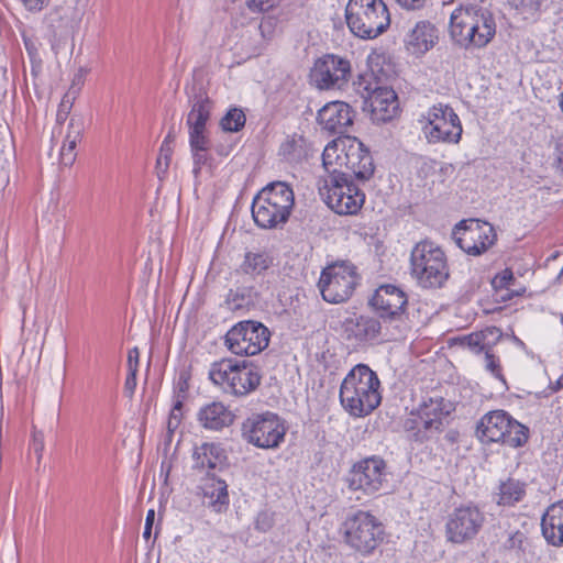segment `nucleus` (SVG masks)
<instances>
[{
    "label": "nucleus",
    "mask_w": 563,
    "mask_h": 563,
    "mask_svg": "<svg viewBox=\"0 0 563 563\" xmlns=\"http://www.w3.org/2000/svg\"><path fill=\"white\" fill-rule=\"evenodd\" d=\"M496 29L494 13L484 5L461 4L450 14V36L464 48L487 46L495 37Z\"/></svg>",
    "instance_id": "1"
},
{
    "label": "nucleus",
    "mask_w": 563,
    "mask_h": 563,
    "mask_svg": "<svg viewBox=\"0 0 563 563\" xmlns=\"http://www.w3.org/2000/svg\"><path fill=\"white\" fill-rule=\"evenodd\" d=\"M380 380L365 364L355 365L344 377L340 387L342 407L353 417H365L380 404Z\"/></svg>",
    "instance_id": "2"
},
{
    "label": "nucleus",
    "mask_w": 563,
    "mask_h": 563,
    "mask_svg": "<svg viewBox=\"0 0 563 563\" xmlns=\"http://www.w3.org/2000/svg\"><path fill=\"white\" fill-rule=\"evenodd\" d=\"M324 172L345 173L351 170L356 178L367 180L374 173L371 154L356 137H339L330 142L322 153Z\"/></svg>",
    "instance_id": "3"
},
{
    "label": "nucleus",
    "mask_w": 563,
    "mask_h": 563,
    "mask_svg": "<svg viewBox=\"0 0 563 563\" xmlns=\"http://www.w3.org/2000/svg\"><path fill=\"white\" fill-rule=\"evenodd\" d=\"M294 205L291 187L284 181H274L254 197L252 217L260 228L273 229L287 222Z\"/></svg>",
    "instance_id": "4"
},
{
    "label": "nucleus",
    "mask_w": 563,
    "mask_h": 563,
    "mask_svg": "<svg viewBox=\"0 0 563 563\" xmlns=\"http://www.w3.org/2000/svg\"><path fill=\"white\" fill-rule=\"evenodd\" d=\"M408 303L407 295L395 285L379 286L368 300V305L386 324L387 338L404 339L411 330V324L406 313Z\"/></svg>",
    "instance_id": "5"
},
{
    "label": "nucleus",
    "mask_w": 563,
    "mask_h": 563,
    "mask_svg": "<svg viewBox=\"0 0 563 563\" xmlns=\"http://www.w3.org/2000/svg\"><path fill=\"white\" fill-rule=\"evenodd\" d=\"M324 173L317 184L321 199L338 214H356L365 201L362 190L346 173Z\"/></svg>",
    "instance_id": "6"
},
{
    "label": "nucleus",
    "mask_w": 563,
    "mask_h": 563,
    "mask_svg": "<svg viewBox=\"0 0 563 563\" xmlns=\"http://www.w3.org/2000/svg\"><path fill=\"white\" fill-rule=\"evenodd\" d=\"M412 277L423 288H440L449 278L446 256L434 242H418L410 254Z\"/></svg>",
    "instance_id": "7"
},
{
    "label": "nucleus",
    "mask_w": 563,
    "mask_h": 563,
    "mask_svg": "<svg viewBox=\"0 0 563 563\" xmlns=\"http://www.w3.org/2000/svg\"><path fill=\"white\" fill-rule=\"evenodd\" d=\"M345 20L350 31L364 40L379 36L390 24V15L383 0H349Z\"/></svg>",
    "instance_id": "8"
},
{
    "label": "nucleus",
    "mask_w": 563,
    "mask_h": 563,
    "mask_svg": "<svg viewBox=\"0 0 563 563\" xmlns=\"http://www.w3.org/2000/svg\"><path fill=\"white\" fill-rule=\"evenodd\" d=\"M453 409V404L443 397L426 398L405 419L404 429L415 441L423 442L443 430L444 420Z\"/></svg>",
    "instance_id": "9"
},
{
    "label": "nucleus",
    "mask_w": 563,
    "mask_h": 563,
    "mask_svg": "<svg viewBox=\"0 0 563 563\" xmlns=\"http://www.w3.org/2000/svg\"><path fill=\"white\" fill-rule=\"evenodd\" d=\"M476 434L482 443L496 442L516 449L528 442L529 429L505 410H493L477 422Z\"/></svg>",
    "instance_id": "10"
},
{
    "label": "nucleus",
    "mask_w": 563,
    "mask_h": 563,
    "mask_svg": "<svg viewBox=\"0 0 563 563\" xmlns=\"http://www.w3.org/2000/svg\"><path fill=\"white\" fill-rule=\"evenodd\" d=\"M343 528L345 543L362 555L373 553L384 538V528L379 520L363 510L347 516Z\"/></svg>",
    "instance_id": "11"
},
{
    "label": "nucleus",
    "mask_w": 563,
    "mask_h": 563,
    "mask_svg": "<svg viewBox=\"0 0 563 563\" xmlns=\"http://www.w3.org/2000/svg\"><path fill=\"white\" fill-rule=\"evenodd\" d=\"M286 427L273 412L252 415L242 424L244 439L261 449H276L284 441Z\"/></svg>",
    "instance_id": "12"
},
{
    "label": "nucleus",
    "mask_w": 563,
    "mask_h": 563,
    "mask_svg": "<svg viewBox=\"0 0 563 563\" xmlns=\"http://www.w3.org/2000/svg\"><path fill=\"white\" fill-rule=\"evenodd\" d=\"M356 284L355 267L350 263L342 262L323 269L318 287L325 301L340 303L352 296Z\"/></svg>",
    "instance_id": "13"
},
{
    "label": "nucleus",
    "mask_w": 563,
    "mask_h": 563,
    "mask_svg": "<svg viewBox=\"0 0 563 563\" xmlns=\"http://www.w3.org/2000/svg\"><path fill=\"white\" fill-rule=\"evenodd\" d=\"M269 330L261 322L246 320L232 327L225 335V344L233 354L252 356L268 346Z\"/></svg>",
    "instance_id": "14"
},
{
    "label": "nucleus",
    "mask_w": 563,
    "mask_h": 563,
    "mask_svg": "<svg viewBox=\"0 0 563 563\" xmlns=\"http://www.w3.org/2000/svg\"><path fill=\"white\" fill-rule=\"evenodd\" d=\"M426 120L422 130L429 143L456 144L461 140L462 124L451 107L442 103L431 107Z\"/></svg>",
    "instance_id": "15"
},
{
    "label": "nucleus",
    "mask_w": 563,
    "mask_h": 563,
    "mask_svg": "<svg viewBox=\"0 0 563 563\" xmlns=\"http://www.w3.org/2000/svg\"><path fill=\"white\" fill-rule=\"evenodd\" d=\"M351 74L349 59L327 54L314 62L310 80L319 89H342L349 82Z\"/></svg>",
    "instance_id": "16"
},
{
    "label": "nucleus",
    "mask_w": 563,
    "mask_h": 563,
    "mask_svg": "<svg viewBox=\"0 0 563 563\" xmlns=\"http://www.w3.org/2000/svg\"><path fill=\"white\" fill-rule=\"evenodd\" d=\"M453 236L461 250L474 256L486 252L496 241L493 225L476 219L462 221Z\"/></svg>",
    "instance_id": "17"
},
{
    "label": "nucleus",
    "mask_w": 563,
    "mask_h": 563,
    "mask_svg": "<svg viewBox=\"0 0 563 563\" xmlns=\"http://www.w3.org/2000/svg\"><path fill=\"white\" fill-rule=\"evenodd\" d=\"M349 488L372 495L383 489L386 483V463L377 456L355 463L347 476Z\"/></svg>",
    "instance_id": "18"
},
{
    "label": "nucleus",
    "mask_w": 563,
    "mask_h": 563,
    "mask_svg": "<svg viewBox=\"0 0 563 563\" xmlns=\"http://www.w3.org/2000/svg\"><path fill=\"white\" fill-rule=\"evenodd\" d=\"M485 517L475 506H462L449 515L445 525L448 541L452 543H464L476 537L483 527Z\"/></svg>",
    "instance_id": "19"
},
{
    "label": "nucleus",
    "mask_w": 563,
    "mask_h": 563,
    "mask_svg": "<svg viewBox=\"0 0 563 563\" xmlns=\"http://www.w3.org/2000/svg\"><path fill=\"white\" fill-rule=\"evenodd\" d=\"M385 323L378 318L367 314H353L345 318L342 322V332L349 342L355 345L365 344L367 342L380 341H398L399 339L387 338Z\"/></svg>",
    "instance_id": "20"
},
{
    "label": "nucleus",
    "mask_w": 563,
    "mask_h": 563,
    "mask_svg": "<svg viewBox=\"0 0 563 563\" xmlns=\"http://www.w3.org/2000/svg\"><path fill=\"white\" fill-rule=\"evenodd\" d=\"M85 130L84 117L80 113H73L67 121L64 122V132L59 133L58 125L54 128L52 137H63V143L59 151V163L65 166H71L76 161L75 148L77 143L81 141Z\"/></svg>",
    "instance_id": "21"
},
{
    "label": "nucleus",
    "mask_w": 563,
    "mask_h": 563,
    "mask_svg": "<svg viewBox=\"0 0 563 563\" xmlns=\"http://www.w3.org/2000/svg\"><path fill=\"white\" fill-rule=\"evenodd\" d=\"M317 120L329 133L343 134L353 122V111L347 103L333 101L319 110Z\"/></svg>",
    "instance_id": "22"
},
{
    "label": "nucleus",
    "mask_w": 563,
    "mask_h": 563,
    "mask_svg": "<svg viewBox=\"0 0 563 563\" xmlns=\"http://www.w3.org/2000/svg\"><path fill=\"white\" fill-rule=\"evenodd\" d=\"M367 90L373 120L387 122L397 115L399 110L398 97L390 87L376 85L373 88H367Z\"/></svg>",
    "instance_id": "23"
},
{
    "label": "nucleus",
    "mask_w": 563,
    "mask_h": 563,
    "mask_svg": "<svg viewBox=\"0 0 563 563\" xmlns=\"http://www.w3.org/2000/svg\"><path fill=\"white\" fill-rule=\"evenodd\" d=\"M438 30L429 21H419L406 37L407 49L416 56L430 51L438 42Z\"/></svg>",
    "instance_id": "24"
},
{
    "label": "nucleus",
    "mask_w": 563,
    "mask_h": 563,
    "mask_svg": "<svg viewBox=\"0 0 563 563\" xmlns=\"http://www.w3.org/2000/svg\"><path fill=\"white\" fill-rule=\"evenodd\" d=\"M261 383L258 371L247 362H238L227 393L234 396H245L255 390Z\"/></svg>",
    "instance_id": "25"
},
{
    "label": "nucleus",
    "mask_w": 563,
    "mask_h": 563,
    "mask_svg": "<svg viewBox=\"0 0 563 563\" xmlns=\"http://www.w3.org/2000/svg\"><path fill=\"white\" fill-rule=\"evenodd\" d=\"M544 539L554 547L563 545V500L552 504L542 516Z\"/></svg>",
    "instance_id": "26"
},
{
    "label": "nucleus",
    "mask_w": 563,
    "mask_h": 563,
    "mask_svg": "<svg viewBox=\"0 0 563 563\" xmlns=\"http://www.w3.org/2000/svg\"><path fill=\"white\" fill-rule=\"evenodd\" d=\"M198 421L209 430H221L233 423L234 415L219 401H213L200 408Z\"/></svg>",
    "instance_id": "27"
},
{
    "label": "nucleus",
    "mask_w": 563,
    "mask_h": 563,
    "mask_svg": "<svg viewBox=\"0 0 563 563\" xmlns=\"http://www.w3.org/2000/svg\"><path fill=\"white\" fill-rule=\"evenodd\" d=\"M194 467L198 470H214L225 462L224 451L214 443H203L197 446L192 454Z\"/></svg>",
    "instance_id": "28"
},
{
    "label": "nucleus",
    "mask_w": 563,
    "mask_h": 563,
    "mask_svg": "<svg viewBox=\"0 0 563 563\" xmlns=\"http://www.w3.org/2000/svg\"><path fill=\"white\" fill-rule=\"evenodd\" d=\"M84 86V74L80 69L77 74L74 75L71 85L68 90L64 95L56 113V123L58 125L59 133L64 132V122L70 118V111L73 109L74 102L79 96L81 88Z\"/></svg>",
    "instance_id": "29"
},
{
    "label": "nucleus",
    "mask_w": 563,
    "mask_h": 563,
    "mask_svg": "<svg viewBox=\"0 0 563 563\" xmlns=\"http://www.w3.org/2000/svg\"><path fill=\"white\" fill-rule=\"evenodd\" d=\"M516 278L511 269L506 268L498 273L492 280V286L501 300H509L514 296H521L526 288L523 286H516Z\"/></svg>",
    "instance_id": "30"
},
{
    "label": "nucleus",
    "mask_w": 563,
    "mask_h": 563,
    "mask_svg": "<svg viewBox=\"0 0 563 563\" xmlns=\"http://www.w3.org/2000/svg\"><path fill=\"white\" fill-rule=\"evenodd\" d=\"M238 362L232 358H222L213 362L208 372L209 379L227 393V387L231 383V377L234 374Z\"/></svg>",
    "instance_id": "31"
},
{
    "label": "nucleus",
    "mask_w": 563,
    "mask_h": 563,
    "mask_svg": "<svg viewBox=\"0 0 563 563\" xmlns=\"http://www.w3.org/2000/svg\"><path fill=\"white\" fill-rule=\"evenodd\" d=\"M526 495L525 484L512 478L501 482L497 494V504L501 506H514Z\"/></svg>",
    "instance_id": "32"
},
{
    "label": "nucleus",
    "mask_w": 563,
    "mask_h": 563,
    "mask_svg": "<svg viewBox=\"0 0 563 563\" xmlns=\"http://www.w3.org/2000/svg\"><path fill=\"white\" fill-rule=\"evenodd\" d=\"M273 258L265 252H247L241 265L244 274L257 276L269 268Z\"/></svg>",
    "instance_id": "33"
},
{
    "label": "nucleus",
    "mask_w": 563,
    "mask_h": 563,
    "mask_svg": "<svg viewBox=\"0 0 563 563\" xmlns=\"http://www.w3.org/2000/svg\"><path fill=\"white\" fill-rule=\"evenodd\" d=\"M211 103L208 98H199L192 104L187 117L189 130L206 129L207 121L210 118Z\"/></svg>",
    "instance_id": "34"
},
{
    "label": "nucleus",
    "mask_w": 563,
    "mask_h": 563,
    "mask_svg": "<svg viewBox=\"0 0 563 563\" xmlns=\"http://www.w3.org/2000/svg\"><path fill=\"white\" fill-rule=\"evenodd\" d=\"M206 496L210 498L209 505L217 512H221L229 504L227 485L222 481H218L208 487Z\"/></svg>",
    "instance_id": "35"
},
{
    "label": "nucleus",
    "mask_w": 563,
    "mask_h": 563,
    "mask_svg": "<svg viewBox=\"0 0 563 563\" xmlns=\"http://www.w3.org/2000/svg\"><path fill=\"white\" fill-rule=\"evenodd\" d=\"M498 332L496 328H488L484 331L474 332L463 339V343L470 347L474 353L484 352L490 350L487 339L489 335H494Z\"/></svg>",
    "instance_id": "36"
},
{
    "label": "nucleus",
    "mask_w": 563,
    "mask_h": 563,
    "mask_svg": "<svg viewBox=\"0 0 563 563\" xmlns=\"http://www.w3.org/2000/svg\"><path fill=\"white\" fill-rule=\"evenodd\" d=\"M252 303V291L249 288H238L228 294L227 305L232 311L245 309Z\"/></svg>",
    "instance_id": "37"
},
{
    "label": "nucleus",
    "mask_w": 563,
    "mask_h": 563,
    "mask_svg": "<svg viewBox=\"0 0 563 563\" xmlns=\"http://www.w3.org/2000/svg\"><path fill=\"white\" fill-rule=\"evenodd\" d=\"M279 155L290 163H297L302 157V140L287 139L279 147Z\"/></svg>",
    "instance_id": "38"
},
{
    "label": "nucleus",
    "mask_w": 563,
    "mask_h": 563,
    "mask_svg": "<svg viewBox=\"0 0 563 563\" xmlns=\"http://www.w3.org/2000/svg\"><path fill=\"white\" fill-rule=\"evenodd\" d=\"M222 129L228 132H238L245 124V114L241 109L232 108L221 119Z\"/></svg>",
    "instance_id": "39"
},
{
    "label": "nucleus",
    "mask_w": 563,
    "mask_h": 563,
    "mask_svg": "<svg viewBox=\"0 0 563 563\" xmlns=\"http://www.w3.org/2000/svg\"><path fill=\"white\" fill-rule=\"evenodd\" d=\"M246 33L250 38H261V41L255 46L250 48V53L260 54L265 43L271 38L272 24L269 22L261 23L253 30H247Z\"/></svg>",
    "instance_id": "40"
},
{
    "label": "nucleus",
    "mask_w": 563,
    "mask_h": 563,
    "mask_svg": "<svg viewBox=\"0 0 563 563\" xmlns=\"http://www.w3.org/2000/svg\"><path fill=\"white\" fill-rule=\"evenodd\" d=\"M183 400L178 396L176 401L173 405V408L170 410L168 420H167V431L169 434H173L174 431L180 426L184 411H183Z\"/></svg>",
    "instance_id": "41"
},
{
    "label": "nucleus",
    "mask_w": 563,
    "mask_h": 563,
    "mask_svg": "<svg viewBox=\"0 0 563 563\" xmlns=\"http://www.w3.org/2000/svg\"><path fill=\"white\" fill-rule=\"evenodd\" d=\"M189 145L191 150H209L210 140L207 135V130H189Z\"/></svg>",
    "instance_id": "42"
},
{
    "label": "nucleus",
    "mask_w": 563,
    "mask_h": 563,
    "mask_svg": "<svg viewBox=\"0 0 563 563\" xmlns=\"http://www.w3.org/2000/svg\"><path fill=\"white\" fill-rule=\"evenodd\" d=\"M484 361L486 371L505 384L506 380L501 373L499 358L495 356L490 350H486Z\"/></svg>",
    "instance_id": "43"
},
{
    "label": "nucleus",
    "mask_w": 563,
    "mask_h": 563,
    "mask_svg": "<svg viewBox=\"0 0 563 563\" xmlns=\"http://www.w3.org/2000/svg\"><path fill=\"white\" fill-rule=\"evenodd\" d=\"M526 540L525 533L521 531H515L508 534V538L504 542V548L509 551L519 552L522 549Z\"/></svg>",
    "instance_id": "44"
},
{
    "label": "nucleus",
    "mask_w": 563,
    "mask_h": 563,
    "mask_svg": "<svg viewBox=\"0 0 563 563\" xmlns=\"http://www.w3.org/2000/svg\"><path fill=\"white\" fill-rule=\"evenodd\" d=\"M172 154L173 147L170 146V142H163L157 157V166H164L166 169L169 166Z\"/></svg>",
    "instance_id": "45"
},
{
    "label": "nucleus",
    "mask_w": 563,
    "mask_h": 563,
    "mask_svg": "<svg viewBox=\"0 0 563 563\" xmlns=\"http://www.w3.org/2000/svg\"><path fill=\"white\" fill-rule=\"evenodd\" d=\"M279 0H247V7L252 11L265 12L277 5Z\"/></svg>",
    "instance_id": "46"
},
{
    "label": "nucleus",
    "mask_w": 563,
    "mask_h": 563,
    "mask_svg": "<svg viewBox=\"0 0 563 563\" xmlns=\"http://www.w3.org/2000/svg\"><path fill=\"white\" fill-rule=\"evenodd\" d=\"M554 165L555 167L563 172V133L559 134L554 141Z\"/></svg>",
    "instance_id": "47"
},
{
    "label": "nucleus",
    "mask_w": 563,
    "mask_h": 563,
    "mask_svg": "<svg viewBox=\"0 0 563 563\" xmlns=\"http://www.w3.org/2000/svg\"><path fill=\"white\" fill-rule=\"evenodd\" d=\"M23 40L25 44V48L30 56V74L35 76V42L32 37L27 36L25 32H23Z\"/></svg>",
    "instance_id": "48"
},
{
    "label": "nucleus",
    "mask_w": 563,
    "mask_h": 563,
    "mask_svg": "<svg viewBox=\"0 0 563 563\" xmlns=\"http://www.w3.org/2000/svg\"><path fill=\"white\" fill-rule=\"evenodd\" d=\"M208 150H191L194 159V174L198 175L201 167L208 162Z\"/></svg>",
    "instance_id": "49"
},
{
    "label": "nucleus",
    "mask_w": 563,
    "mask_h": 563,
    "mask_svg": "<svg viewBox=\"0 0 563 563\" xmlns=\"http://www.w3.org/2000/svg\"><path fill=\"white\" fill-rule=\"evenodd\" d=\"M139 358L140 352L137 347H133L128 352V372H137L139 371Z\"/></svg>",
    "instance_id": "50"
},
{
    "label": "nucleus",
    "mask_w": 563,
    "mask_h": 563,
    "mask_svg": "<svg viewBox=\"0 0 563 563\" xmlns=\"http://www.w3.org/2000/svg\"><path fill=\"white\" fill-rule=\"evenodd\" d=\"M136 375L137 372H128V376L124 383V391L131 397L134 394L136 387Z\"/></svg>",
    "instance_id": "51"
},
{
    "label": "nucleus",
    "mask_w": 563,
    "mask_h": 563,
    "mask_svg": "<svg viewBox=\"0 0 563 563\" xmlns=\"http://www.w3.org/2000/svg\"><path fill=\"white\" fill-rule=\"evenodd\" d=\"M154 519H155V510L150 509L146 515L145 527H144V531H143V538L145 540H148L151 538Z\"/></svg>",
    "instance_id": "52"
},
{
    "label": "nucleus",
    "mask_w": 563,
    "mask_h": 563,
    "mask_svg": "<svg viewBox=\"0 0 563 563\" xmlns=\"http://www.w3.org/2000/svg\"><path fill=\"white\" fill-rule=\"evenodd\" d=\"M256 528L261 531H266L271 528V518L266 512H262L256 518Z\"/></svg>",
    "instance_id": "53"
},
{
    "label": "nucleus",
    "mask_w": 563,
    "mask_h": 563,
    "mask_svg": "<svg viewBox=\"0 0 563 563\" xmlns=\"http://www.w3.org/2000/svg\"><path fill=\"white\" fill-rule=\"evenodd\" d=\"M402 8L418 10L424 5L426 0H396Z\"/></svg>",
    "instance_id": "54"
},
{
    "label": "nucleus",
    "mask_w": 563,
    "mask_h": 563,
    "mask_svg": "<svg viewBox=\"0 0 563 563\" xmlns=\"http://www.w3.org/2000/svg\"><path fill=\"white\" fill-rule=\"evenodd\" d=\"M520 7L532 13L539 9L540 0H520Z\"/></svg>",
    "instance_id": "55"
},
{
    "label": "nucleus",
    "mask_w": 563,
    "mask_h": 563,
    "mask_svg": "<svg viewBox=\"0 0 563 563\" xmlns=\"http://www.w3.org/2000/svg\"><path fill=\"white\" fill-rule=\"evenodd\" d=\"M553 391H558L563 388V374L551 385Z\"/></svg>",
    "instance_id": "56"
},
{
    "label": "nucleus",
    "mask_w": 563,
    "mask_h": 563,
    "mask_svg": "<svg viewBox=\"0 0 563 563\" xmlns=\"http://www.w3.org/2000/svg\"><path fill=\"white\" fill-rule=\"evenodd\" d=\"M54 16H55L56 19H53V18H51V19H49V26H51V27H53V31H54V32H56V30H57L60 25H55L53 22H55V21L60 22V16H59V14H58L57 12H56V13H54Z\"/></svg>",
    "instance_id": "57"
},
{
    "label": "nucleus",
    "mask_w": 563,
    "mask_h": 563,
    "mask_svg": "<svg viewBox=\"0 0 563 563\" xmlns=\"http://www.w3.org/2000/svg\"><path fill=\"white\" fill-rule=\"evenodd\" d=\"M25 8L32 11L35 8L34 0H22Z\"/></svg>",
    "instance_id": "58"
},
{
    "label": "nucleus",
    "mask_w": 563,
    "mask_h": 563,
    "mask_svg": "<svg viewBox=\"0 0 563 563\" xmlns=\"http://www.w3.org/2000/svg\"><path fill=\"white\" fill-rule=\"evenodd\" d=\"M49 0H37V10L42 9V7L47 5Z\"/></svg>",
    "instance_id": "59"
},
{
    "label": "nucleus",
    "mask_w": 563,
    "mask_h": 563,
    "mask_svg": "<svg viewBox=\"0 0 563 563\" xmlns=\"http://www.w3.org/2000/svg\"><path fill=\"white\" fill-rule=\"evenodd\" d=\"M167 141L170 142V144L174 142V135L172 134V132H169L166 135V137H165V140L163 142H167Z\"/></svg>",
    "instance_id": "60"
},
{
    "label": "nucleus",
    "mask_w": 563,
    "mask_h": 563,
    "mask_svg": "<svg viewBox=\"0 0 563 563\" xmlns=\"http://www.w3.org/2000/svg\"><path fill=\"white\" fill-rule=\"evenodd\" d=\"M57 209V201H53V210Z\"/></svg>",
    "instance_id": "61"
},
{
    "label": "nucleus",
    "mask_w": 563,
    "mask_h": 563,
    "mask_svg": "<svg viewBox=\"0 0 563 563\" xmlns=\"http://www.w3.org/2000/svg\"><path fill=\"white\" fill-rule=\"evenodd\" d=\"M561 322L563 323V314H562V317H561Z\"/></svg>",
    "instance_id": "62"
}]
</instances>
